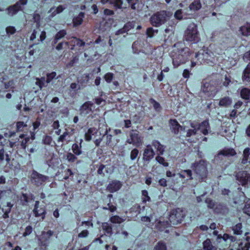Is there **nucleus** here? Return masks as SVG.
<instances>
[{"label": "nucleus", "instance_id": "59", "mask_svg": "<svg viewBox=\"0 0 250 250\" xmlns=\"http://www.w3.org/2000/svg\"><path fill=\"white\" fill-rule=\"evenodd\" d=\"M56 76V73L55 72H53L47 75V79L45 80L46 83L47 84L49 83L51 81L54 79Z\"/></svg>", "mask_w": 250, "mask_h": 250}, {"label": "nucleus", "instance_id": "62", "mask_svg": "<svg viewBox=\"0 0 250 250\" xmlns=\"http://www.w3.org/2000/svg\"><path fill=\"white\" fill-rule=\"evenodd\" d=\"M206 203L208 205V207L210 208H213L215 205L214 202L209 198L206 199Z\"/></svg>", "mask_w": 250, "mask_h": 250}, {"label": "nucleus", "instance_id": "54", "mask_svg": "<svg viewBox=\"0 0 250 250\" xmlns=\"http://www.w3.org/2000/svg\"><path fill=\"white\" fill-rule=\"evenodd\" d=\"M66 157L69 162H74L77 159V157L72 153H68Z\"/></svg>", "mask_w": 250, "mask_h": 250}, {"label": "nucleus", "instance_id": "31", "mask_svg": "<svg viewBox=\"0 0 250 250\" xmlns=\"http://www.w3.org/2000/svg\"><path fill=\"white\" fill-rule=\"evenodd\" d=\"M232 103V100L229 97H225L220 99L219 105L220 106L227 107L231 104Z\"/></svg>", "mask_w": 250, "mask_h": 250}, {"label": "nucleus", "instance_id": "33", "mask_svg": "<svg viewBox=\"0 0 250 250\" xmlns=\"http://www.w3.org/2000/svg\"><path fill=\"white\" fill-rule=\"evenodd\" d=\"M84 14L83 12H81L79 15L75 17L73 20L74 25L75 26L79 25L82 24Z\"/></svg>", "mask_w": 250, "mask_h": 250}, {"label": "nucleus", "instance_id": "41", "mask_svg": "<svg viewBox=\"0 0 250 250\" xmlns=\"http://www.w3.org/2000/svg\"><path fill=\"white\" fill-rule=\"evenodd\" d=\"M66 35V32L65 30H61L56 35L54 39L55 43L57 42L58 40L62 39Z\"/></svg>", "mask_w": 250, "mask_h": 250}, {"label": "nucleus", "instance_id": "13", "mask_svg": "<svg viewBox=\"0 0 250 250\" xmlns=\"http://www.w3.org/2000/svg\"><path fill=\"white\" fill-rule=\"evenodd\" d=\"M95 108L94 104L90 102L85 103L81 107V114L86 115L91 113Z\"/></svg>", "mask_w": 250, "mask_h": 250}, {"label": "nucleus", "instance_id": "17", "mask_svg": "<svg viewBox=\"0 0 250 250\" xmlns=\"http://www.w3.org/2000/svg\"><path fill=\"white\" fill-rule=\"evenodd\" d=\"M206 53H208V56L206 58V62L207 63L212 65L218 61L219 57L215 55L214 53L209 50H206Z\"/></svg>", "mask_w": 250, "mask_h": 250}, {"label": "nucleus", "instance_id": "28", "mask_svg": "<svg viewBox=\"0 0 250 250\" xmlns=\"http://www.w3.org/2000/svg\"><path fill=\"white\" fill-rule=\"evenodd\" d=\"M16 125L17 131L18 132L25 131L28 129L27 122L24 123L23 122L19 121L16 123Z\"/></svg>", "mask_w": 250, "mask_h": 250}, {"label": "nucleus", "instance_id": "52", "mask_svg": "<svg viewBox=\"0 0 250 250\" xmlns=\"http://www.w3.org/2000/svg\"><path fill=\"white\" fill-rule=\"evenodd\" d=\"M72 43H73V45H77L80 46H83L85 44L84 42L76 38H74L73 40L72 41Z\"/></svg>", "mask_w": 250, "mask_h": 250}, {"label": "nucleus", "instance_id": "61", "mask_svg": "<svg viewBox=\"0 0 250 250\" xmlns=\"http://www.w3.org/2000/svg\"><path fill=\"white\" fill-rule=\"evenodd\" d=\"M88 231L86 229H84L78 234V237L79 238H85L88 236Z\"/></svg>", "mask_w": 250, "mask_h": 250}, {"label": "nucleus", "instance_id": "27", "mask_svg": "<svg viewBox=\"0 0 250 250\" xmlns=\"http://www.w3.org/2000/svg\"><path fill=\"white\" fill-rule=\"evenodd\" d=\"M177 175L181 178L184 179L187 178V180L192 179V172L190 170H184L180 173L177 174Z\"/></svg>", "mask_w": 250, "mask_h": 250}, {"label": "nucleus", "instance_id": "20", "mask_svg": "<svg viewBox=\"0 0 250 250\" xmlns=\"http://www.w3.org/2000/svg\"><path fill=\"white\" fill-rule=\"evenodd\" d=\"M208 53H206V50H202L199 51L195 55V58L197 59V61L201 64L204 62H206V58L208 57Z\"/></svg>", "mask_w": 250, "mask_h": 250}, {"label": "nucleus", "instance_id": "14", "mask_svg": "<svg viewBox=\"0 0 250 250\" xmlns=\"http://www.w3.org/2000/svg\"><path fill=\"white\" fill-rule=\"evenodd\" d=\"M197 129L200 130L204 135H207L210 132V127L208 121H204L197 125Z\"/></svg>", "mask_w": 250, "mask_h": 250}, {"label": "nucleus", "instance_id": "40", "mask_svg": "<svg viewBox=\"0 0 250 250\" xmlns=\"http://www.w3.org/2000/svg\"><path fill=\"white\" fill-rule=\"evenodd\" d=\"M64 8L62 7V6H59L57 8L54 7L51 8L49 12L52 13V15H51V17H54L57 14L60 13L63 11Z\"/></svg>", "mask_w": 250, "mask_h": 250}, {"label": "nucleus", "instance_id": "3", "mask_svg": "<svg viewBox=\"0 0 250 250\" xmlns=\"http://www.w3.org/2000/svg\"><path fill=\"white\" fill-rule=\"evenodd\" d=\"M185 38L187 41L193 43L199 42L200 38L195 24L191 23L188 25L185 33Z\"/></svg>", "mask_w": 250, "mask_h": 250}, {"label": "nucleus", "instance_id": "5", "mask_svg": "<svg viewBox=\"0 0 250 250\" xmlns=\"http://www.w3.org/2000/svg\"><path fill=\"white\" fill-rule=\"evenodd\" d=\"M192 167L196 173L201 177V179L206 177L207 169V164L205 161L201 160L198 163H195L193 164Z\"/></svg>", "mask_w": 250, "mask_h": 250}, {"label": "nucleus", "instance_id": "1", "mask_svg": "<svg viewBox=\"0 0 250 250\" xmlns=\"http://www.w3.org/2000/svg\"><path fill=\"white\" fill-rule=\"evenodd\" d=\"M179 44H175L174 48L171 53L172 63L174 67H178L180 64L184 63L189 55V50L188 47L177 48Z\"/></svg>", "mask_w": 250, "mask_h": 250}, {"label": "nucleus", "instance_id": "42", "mask_svg": "<svg viewBox=\"0 0 250 250\" xmlns=\"http://www.w3.org/2000/svg\"><path fill=\"white\" fill-rule=\"evenodd\" d=\"M247 201H245V205L243 209V212L247 215L250 216V199H246Z\"/></svg>", "mask_w": 250, "mask_h": 250}, {"label": "nucleus", "instance_id": "6", "mask_svg": "<svg viewBox=\"0 0 250 250\" xmlns=\"http://www.w3.org/2000/svg\"><path fill=\"white\" fill-rule=\"evenodd\" d=\"M126 142L128 144H132L136 147L142 146L143 143L142 139L139 136L138 131L134 130H132V132L130 133L129 138L127 139Z\"/></svg>", "mask_w": 250, "mask_h": 250}, {"label": "nucleus", "instance_id": "43", "mask_svg": "<svg viewBox=\"0 0 250 250\" xmlns=\"http://www.w3.org/2000/svg\"><path fill=\"white\" fill-rule=\"evenodd\" d=\"M36 82V84L39 86L40 89H41L43 87L46 86L45 78L42 77L41 79L37 78Z\"/></svg>", "mask_w": 250, "mask_h": 250}, {"label": "nucleus", "instance_id": "10", "mask_svg": "<svg viewBox=\"0 0 250 250\" xmlns=\"http://www.w3.org/2000/svg\"><path fill=\"white\" fill-rule=\"evenodd\" d=\"M46 38V33L44 31H41L39 28H37L33 31V32L30 36V40L34 41L35 39H37L38 42L37 43H39L40 42H42L45 40Z\"/></svg>", "mask_w": 250, "mask_h": 250}, {"label": "nucleus", "instance_id": "45", "mask_svg": "<svg viewBox=\"0 0 250 250\" xmlns=\"http://www.w3.org/2000/svg\"><path fill=\"white\" fill-rule=\"evenodd\" d=\"M154 250H167L166 245L165 243L160 241L155 245Z\"/></svg>", "mask_w": 250, "mask_h": 250}, {"label": "nucleus", "instance_id": "39", "mask_svg": "<svg viewBox=\"0 0 250 250\" xmlns=\"http://www.w3.org/2000/svg\"><path fill=\"white\" fill-rule=\"evenodd\" d=\"M250 148H246L243 151V158L242 160V163L243 164H246L248 162L249 156L250 154Z\"/></svg>", "mask_w": 250, "mask_h": 250}, {"label": "nucleus", "instance_id": "49", "mask_svg": "<svg viewBox=\"0 0 250 250\" xmlns=\"http://www.w3.org/2000/svg\"><path fill=\"white\" fill-rule=\"evenodd\" d=\"M142 200L144 203H146L147 201H149L150 199L148 196V192L146 190H143L142 191Z\"/></svg>", "mask_w": 250, "mask_h": 250}, {"label": "nucleus", "instance_id": "19", "mask_svg": "<svg viewBox=\"0 0 250 250\" xmlns=\"http://www.w3.org/2000/svg\"><path fill=\"white\" fill-rule=\"evenodd\" d=\"M10 159L9 155L5 153V151L3 148L1 143H0V165L2 164L5 161L6 164L9 163Z\"/></svg>", "mask_w": 250, "mask_h": 250}, {"label": "nucleus", "instance_id": "36", "mask_svg": "<svg viewBox=\"0 0 250 250\" xmlns=\"http://www.w3.org/2000/svg\"><path fill=\"white\" fill-rule=\"evenodd\" d=\"M110 3L113 4L116 8L121 9L125 8L123 5V0H110Z\"/></svg>", "mask_w": 250, "mask_h": 250}, {"label": "nucleus", "instance_id": "30", "mask_svg": "<svg viewBox=\"0 0 250 250\" xmlns=\"http://www.w3.org/2000/svg\"><path fill=\"white\" fill-rule=\"evenodd\" d=\"M239 31L243 36H248L250 35V23H247L241 26L240 28Z\"/></svg>", "mask_w": 250, "mask_h": 250}, {"label": "nucleus", "instance_id": "37", "mask_svg": "<svg viewBox=\"0 0 250 250\" xmlns=\"http://www.w3.org/2000/svg\"><path fill=\"white\" fill-rule=\"evenodd\" d=\"M203 247L205 250H215V247L211 244L209 239H207L203 242Z\"/></svg>", "mask_w": 250, "mask_h": 250}, {"label": "nucleus", "instance_id": "44", "mask_svg": "<svg viewBox=\"0 0 250 250\" xmlns=\"http://www.w3.org/2000/svg\"><path fill=\"white\" fill-rule=\"evenodd\" d=\"M12 192L10 190H0V200L1 199H5L7 197L11 196Z\"/></svg>", "mask_w": 250, "mask_h": 250}, {"label": "nucleus", "instance_id": "18", "mask_svg": "<svg viewBox=\"0 0 250 250\" xmlns=\"http://www.w3.org/2000/svg\"><path fill=\"white\" fill-rule=\"evenodd\" d=\"M121 186L122 184L120 181H113L108 185L107 189L110 192H114L120 189Z\"/></svg>", "mask_w": 250, "mask_h": 250}, {"label": "nucleus", "instance_id": "16", "mask_svg": "<svg viewBox=\"0 0 250 250\" xmlns=\"http://www.w3.org/2000/svg\"><path fill=\"white\" fill-rule=\"evenodd\" d=\"M154 155L155 152L151 146L147 145L144 151L143 159L146 161H149L154 157Z\"/></svg>", "mask_w": 250, "mask_h": 250}, {"label": "nucleus", "instance_id": "56", "mask_svg": "<svg viewBox=\"0 0 250 250\" xmlns=\"http://www.w3.org/2000/svg\"><path fill=\"white\" fill-rule=\"evenodd\" d=\"M132 9L135 10L137 8V0H126Z\"/></svg>", "mask_w": 250, "mask_h": 250}, {"label": "nucleus", "instance_id": "32", "mask_svg": "<svg viewBox=\"0 0 250 250\" xmlns=\"http://www.w3.org/2000/svg\"><path fill=\"white\" fill-rule=\"evenodd\" d=\"M243 81L247 82H250V64L247 65L245 69L242 76Z\"/></svg>", "mask_w": 250, "mask_h": 250}, {"label": "nucleus", "instance_id": "35", "mask_svg": "<svg viewBox=\"0 0 250 250\" xmlns=\"http://www.w3.org/2000/svg\"><path fill=\"white\" fill-rule=\"evenodd\" d=\"M250 248V243L247 240H245L239 244L237 250H249Z\"/></svg>", "mask_w": 250, "mask_h": 250}, {"label": "nucleus", "instance_id": "22", "mask_svg": "<svg viewBox=\"0 0 250 250\" xmlns=\"http://www.w3.org/2000/svg\"><path fill=\"white\" fill-rule=\"evenodd\" d=\"M170 224L167 221H159L156 224L157 228L160 231H165L167 233L168 230L167 228L170 226Z\"/></svg>", "mask_w": 250, "mask_h": 250}, {"label": "nucleus", "instance_id": "15", "mask_svg": "<svg viewBox=\"0 0 250 250\" xmlns=\"http://www.w3.org/2000/svg\"><path fill=\"white\" fill-rule=\"evenodd\" d=\"M39 201L36 202L33 212L36 217L42 216V219H43L45 216V210L44 207L39 206Z\"/></svg>", "mask_w": 250, "mask_h": 250}, {"label": "nucleus", "instance_id": "7", "mask_svg": "<svg viewBox=\"0 0 250 250\" xmlns=\"http://www.w3.org/2000/svg\"><path fill=\"white\" fill-rule=\"evenodd\" d=\"M236 179L239 185L243 187H246L250 183V175L245 171L238 172L236 175Z\"/></svg>", "mask_w": 250, "mask_h": 250}, {"label": "nucleus", "instance_id": "48", "mask_svg": "<svg viewBox=\"0 0 250 250\" xmlns=\"http://www.w3.org/2000/svg\"><path fill=\"white\" fill-rule=\"evenodd\" d=\"M72 149L74 153L76 155H80L82 154V151L81 148L79 147L78 145L74 144L73 145Z\"/></svg>", "mask_w": 250, "mask_h": 250}, {"label": "nucleus", "instance_id": "23", "mask_svg": "<svg viewBox=\"0 0 250 250\" xmlns=\"http://www.w3.org/2000/svg\"><path fill=\"white\" fill-rule=\"evenodd\" d=\"M170 124L171 125V131L175 134L178 133L179 129L182 128V126H181L178 122L176 120H170Z\"/></svg>", "mask_w": 250, "mask_h": 250}, {"label": "nucleus", "instance_id": "46", "mask_svg": "<svg viewBox=\"0 0 250 250\" xmlns=\"http://www.w3.org/2000/svg\"><path fill=\"white\" fill-rule=\"evenodd\" d=\"M124 221H125V219H124L120 217L119 216H117V215L112 216L110 218V221L112 223L120 224V223H122L123 222H124Z\"/></svg>", "mask_w": 250, "mask_h": 250}, {"label": "nucleus", "instance_id": "34", "mask_svg": "<svg viewBox=\"0 0 250 250\" xmlns=\"http://www.w3.org/2000/svg\"><path fill=\"white\" fill-rule=\"evenodd\" d=\"M190 125L192 129H190L188 130L187 133V136L188 137H190L192 135H195L198 130L197 125L194 123H190Z\"/></svg>", "mask_w": 250, "mask_h": 250}, {"label": "nucleus", "instance_id": "53", "mask_svg": "<svg viewBox=\"0 0 250 250\" xmlns=\"http://www.w3.org/2000/svg\"><path fill=\"white\" fill-rule=\"evenodd\" d=\"M174 17L177 20H182L184 18L183 11L182 10H177L174 14Z\"/></svg>", "mask_w": 250, "mask_h": 250}, {"label": "nucleus", "instance_id": "2", "mask_svg": "<svg viewBox=\"0 0 250 250\" xmlns=\"http://www.w3.org/2000/svg\"><path fill=\"white\" fill-rule=\"evenodd\" d=\"M172 13L165 10L160 11L154 14L150 18L151 24L155 27H160L166 24L170 21Z\"/></svg>", "mask_w": 250, "mask_h": 250}, {"label": "nucleus", "instance_id": "57", "mask_svg": "<svg viewBox=\"0 0 250 250\" xmlns=\"http://www.w3.org/2000/svg\"><path fill=\"white\" fill-rule=\"evenodd\" d=\"M81 226H83L84 229H88L89 227H93V223L91 221H83L81 223Z\"/></svg>", "mask_w": 250, "mask_h": 250}, {"label": "nucleus", "instance_id": "29", "mask_svg": "<svg viewBox=\"0 0 250 250\" xmlns=\"http://www.w3.org/2000/svg\"><path fill=\"white\" fill-rule=\"evenodd\" d=\"M235 154V151L233 148H225L219 153V155H222L225 156H232Z\"/></svg>", "mask_w": 250, "mask_h": 250}, {"label": "nucleus", "instance_id": "64", "mask_svg": "<svg viewBox=\"0 0 250 250\" xmlns=\"http://www.w3.org/2000/svg\"><path fill=\"white\" fill-rule=\"evenodd\" d=\"M6 32L8 34H13L16 32V29L13 26H8L6 28Z\"/></svg>", "mask_w": 250, "mask_h": 250}, {"label": "nucleus", "instance_id": "58", "mask_svg": "<svg viewBox=\"0 0 250 250\" xmlns=\"http://www.w3.org/2000/svg\"><path fill=\"white\" fill-rule=\"evenodd\" d=\"M150 102L153 104L154 108L155 109V110H156V111H159L160 110V109L161 108V106H160V104L158 102L155 101L153 99H151L150 100Z\"/></svg>", "mask_w": 250, "mask_h": 250}, {"label": "nucleus", "instance_id": "63", "mask_svg": "<svg viewBox=\"0 0 250 250\" xmlns=\"http://www.w3.org/2000/svg\"><path fill=\"white\" fill-rule=\"evenodd\" d=\"M154 30L152 27L147 29L146 34L148 37L151 38L154 36Z\"/></svg>", "mask_w": 250, "mask_h": 250}, {"label": "nucleus", "instance_id": "50", "mask_svg": "<svg viewBox=\"0 0 250 250\" xmlns=\"http://www.w3.org/2000/svg\"><path fill=\"white\" fill-rule=\"evenodd\" d=\"M139 154V150L137 148H134L130 152V159L132 161L137 158Z\"/></svg>", "mask_w": 250, "mask_h": 250}, {"label": "nucleus", "instance_id": "21", "mask_svg": "<svg viewBox=\"0 0 250 250\" xmlns=\"http://www.w3.org/2000/svg\"><path fill=\"white\" fill-rule=\"evenodd\" d=\"M135 27V23L133 22H128L126 23L124 26V27L122 29L118 30L116 33V35H120L124 34L125 32H127L131 29Z\"/></svg>", "mask_w": 250, "mask_h": 250}, {"label": "nucleus", "instance_id": "9", "mask_svg": "<svg viewBox=\"0 0 250 250\" xmlns=\"http://www.w3.org/2000/svg\"><path fill=\"white\" fill-rule=\"evenodd\" d=\"M53 235V232L51 230L42 232V234L38 237L40 244L42 246H47Z\"/></svg>", "mask_w": 250, "mask_h": 250}, {"label": "nucleus", "instance_id": "60", "mask_svg": "<svg viewBox=\"0 0 250 250\" xmlns=\"http://www.w3.org/2000/svg\"><path fill=\"white\" fill-rule=\"evenodd\" d=\"M113 78V74L111 73H107L104 76V79L108 83H110L111 82Z\"/></svg>", "mask_w": 250, "mask_h": 250}, {"label": "nucleus", "instance_id": "11", "mask_svg": "<svg viewBox=\"0 0 250 250\" xmlns=\"http://www.w3.org/2000/svg\"><path fill=\"white\" fill-rule=\"evenodd\" d=\"M27 2V0H20L15 5L11 6L7 8V14L10 16L16 14L17 12L21 9V5H25Z\"/></svg>", "mask_w": 250, "mask_h": 250}, {"label": "nucleus", "instance_id": "26", "mask_svg": "<svg viewBox=\"0 0 250 250\" xmlns=\"http://www.w3.org/2000/svg\"><path fill=\"white\" fill-rule=\"evenodd\" d=\"M202 7L200 0H194V1L189 5V9L188 11H196L199 10Z\"/></svg>", "mask_w": 250, "mask_h": 250}, {"label": "nucleus", "instance_id": "4", "mask_svg": "<svg viewBox=\"0 0 250 250\" xmlns=\"http://www.w3.org/2000/svg\"><path fill=\"white\" fill-rule=\"evenodd\" d=\"M185 215L184 211L180 208L172 210L169 217L170 224L176 225L180 223Z\"/></svg>", "mask_w": 250, "mask_h": 250}, {"label": "nucleus", "instance_id": "12", "mask_svg": "<svg viewBox=\"0 0 250 250\" xmlns=\"http://www.w3.org/2000/svg\"><path fill=\"white\" fill-rule=\"evenodd\" d=\"M48 177L34 171L32 174V180L36 185L39 186L42 184L48 179Z\"/></svg>", "mask_w": 250, "mask_h": 250}, {"label": "nucleus", "instance_id": "25", "mask_svg": "<svg viewBox=\"0 0 250 250\" xmlns=\"http://www.w3.org/2000/svg\"><path fill=\"white\" fill-rule=\"evenodd\" d=\"M98 133V130L94 127H91L88 129L85 134V139L87 141H89L92 139V136H94Z\"/></svg>", "mask_w": 250, "mask_h": 250}, {"label": "nucleus", "instance_id": "8", "mask_svg": "<svg viewBox=\"0 0 250 250\" xmlns=\"http://www.w3.org/2000/svg\"><path fill=\"white\" fill-rule=\"evenodd\" d=\"M176 24L174 20H171L166 23L163 33L165 39L168 40L174 36Z\"/></svg>", "mask_w": 250, "mask_h": 250}, {"label": "nucleus", "instance_id": "38", "mask_svg": "<svg viewBox=\"0 0 250 250\" xmlns=\"http://www.w3.org/2000/svg\"><path fill=\"white\" fill-rule=\"evenodd\" d=\"M241 97L244 99H249L250 96V89L243 88L240 92Z\"/></svg>", "mask_w": 250, "mask_h": 250}, {"label": "nucleus", "instance_id": "24", "mask_svg": "<svg viewBox=\"0 0 250 250\" xmlns=\"http://www.w3.org/2000/svg\"><path fill=\"white\" fill-rule=\"evenodd\" d=\"M152 145L157 150L160 155H162L163 154L165 147L158 141L155 140H153L152 142Z\"/></svg>", "mask_w": 250, "mask_h": 250}, {"label": "nucleus", "instance_id": "55", "mask_svg": "<svg viewBox=\"0 0 250 250\" xmlns=\"http://www.w3.org/2000/svg\"><path fill=\"white\" fill-rule=\"evenodd\" d=\"M102 228L107 233H111L112 231V228L107 223H103L102 225Z\"/></svg>", "mask_w": 250, "mask_h": 250}, {"label": "nucleus", "instance_id": "51", "mask_svg": "<svg viewBox=\"0 0 250 250\" xmlns=\"http://www.w3.org/2000/svg\"><path fill=\"white\" fill-rule=\"evenodd\" d=\"M156 160L160 164L163 165L164 167H167L168 163L165 162V159L160 156H158L156 157Z\"/></svg>", "mask_w": 250, "mask_h": 250}, {"label": "nucleus", "instance_id": "47", "mask_svg": "<svg viewBox=\"0 0 250 250\" xmlns=\"http://www.w3.org/2000/svg\"><path fill=\"white\" fill-rule=\"evenodd\" d=\"M233 230L234 231V233L235 234H240L242 232V224L241 223H238L236 224L233 228Z\"/></svg>", "mask_w": 250, "mask_h": 250}]
</instances>
